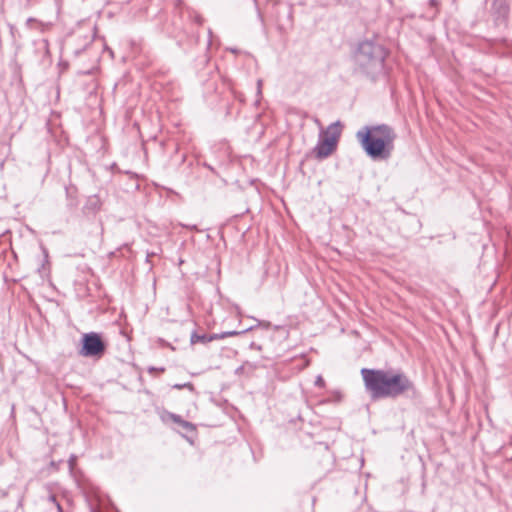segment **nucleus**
I'll use <instances>...</instances> for the list:
<instances>
[{
  "label": "nucleus",
  "mask_w": 512,
  "mask_h": 512,
  "mask_svg": "<svg viewBox=\"0 0 512 512\" xmlns=\"http://www.w3.org/2000/svg\"><path fill=\"white\" fill-rule=\"evenodd\" d=\"M361 375L365 389L373 400L396 399L403 395L416 399L420 396L414 382L403 372L362 368Z\"/></svg>",
  "instance_id": "1"
},
{
  "label": "nucleus",
  "mask_w": 512,
  "mask_h": 512,
  "mask_svg": "<svg viewBox=\"0 0 512 512\" xmlns=\"http://www.w3.org/2000/svg\"><path fill=\"white\" fill-rule=\"evenodd\" d=\"M169 418L187 433H193L196 431V426L193 423L184 420L180 415L169 413Z\"/></svg>",
  "instance_id": "8"
},
{
  "label": "nucleus",
  "mask_w": 512,
  "mask_h": 512,
  "mask_svg": "<svg viewBox=\"0 0 512 512\" xmlns=\"http://www.w3.org/2000/svg\"><path fill=\"white\" fill-rule=\"evenodd\" d=\"M81 51H82L81 49H76V50L74 51V53H75V55H79V54L81 53Z\"/></svg>",
  "instance_id": "17"
},
{
  "label": "nucleus",
  "mask_w": 512,
  "mask_h": 512,
  "mask_svg": "<svg viewBox=\"0 0 512 512\" xmlns=\"http://www.w3.org/2000/svg\"><path fill=\"white\" fill-rule=\"evenodd\" d=\"M356 139L372 160H387L394 151L397 134L390 125H365L356 133Z\"/></svg>",
  "instance_id": "2"
},
{
  "label": "nucleus",
  "mask_w": 512,
  "mask_h": 512,
  "mask_svg": "<svg viewBox=\"0 0 512 512\" xmlns=\"http://www.w3.org/2000/svg\"><path fill=\"white\" fill-rule=\"evenodd\" d=\"M189 228H190L191 230H196V229H197L195 225L190 226Z\"/></svg>",
  "instance_id": "19"
},
{
  "label": "nucleus",
  "mask_w": 512,
  "mask_h": 512,
  "mask_svg": "<svg viewBox=\"0 0 512 512\" xmlns=\"http://www.w3.org/2000/svg\"><path fill=\"white\" fill-rule=\"evenodd\" d=\"M76 462V457L74 455H72L70 458H69V466L70 468H73L74 464Z\"/></svg>",
  "instance_id": "12"
},
{
  "label": "nucleus",
  "mask_w": 512,
  "mask_h": 512,
  "mask_svg": "<svg viewBox=\"0 0 512 512\" xmlns=\"http://www.w3.org/2000/svg\"><path fill=\"white\" fill-rule=\"evenodd\" d=\"M185 159H186V155L184 154V155H182L181 163H183L185 161Z\"/></svg>",
  "instance_id": "18"
},
{
  "label": "nucleus",
  "mask_w": 512,
  "mask_h": 512,
  "mask_svg": "<svg viewBox=\"0 0 512 512\" xmlns=\"http://www.w3.org/2000/svg\"><path fill=\"white\" fill-rule=\"evenodd\" d=\"M387 49L377 38L365 39L358 43L354 54L356 69L362 74L374 78L384 69Z\"/></svg>",
  "instance_id": "3"
},
{
  "label": "nucleus",
  "mask_w": 512,
  "mask_h": 512,
  "mask_svg": "<svg viewBox=\"0 0 512 512\" xmlns=\"http://www.w3.org/2000/svg\"><path fill=\"white\" fill-rule=\"evenodd\" d=\"M91 42H92V38H90V39L88 40V42L86 43V45L90 44Z\"/></svg>",
  "instance_id": "21"
},
{
  "label": "nucleus",
  "mask_w": 512,
  "mask_h": 512,
  "mask_svg": "<svg viewBox=\"0 0 512 512\" xmlns=\"http://www.w3.org/2000/svg\"><path fill=\"white\" fill-rule=\"evenodd\" d=\"M44 252H45V258H47L48 257L47 251L44 250Z\"/></svg>",
  "instance_id": "22"
},
{
  "label": "nucleus",
  "mask_w": 512,
  "mask_h": 512,
  "mask_svg": "<svg viewBox=\"0 0 512 512\" xmlns=\"http://www.w3.org/2000/svg\"><path fill=\"white\" fill-rule=\"evenodd\" d=\"M48 500L53 504L55 505L56 509H57V512H64L63 511V508L62 506L60 505V503L57 501L56 497L54 495H50Z\"/></svg>",
  "instance_id": "10"
},
{
  "label": "nucleus",
  "mask_w": 512,
  "mask_h": 512,
  "mask_svg": "<svg viewBox=\"0 0 512 512\" xmlns=\"http://www.w3.org/2000/svg\"><path fill=\"white\" fill-rule=\"evenodd\" d=\"M236 97L238 98V100L243 101V99H242L241 95L236 96Z\"/></svg>",
  "instance_id": "20"
},
{
  "label": "nucleus",
  "mask_w": 512,
  "mask_h": 512,
  "mask_svg": "<svg viewBox=\"0 0 512 512\" xmlns=\"http://www.w3.org/2000/svg\"><path fill=\"white\" fill-rule=\"evenodd\" d=\"M227 50H229L230 52H232L234 54L239 53V50L237 48H228Z\"/></svg>",
  "instance_id": "16"
},
{
  "label": "nucleus",
  "mask_w": 512,
  "mask_h": 512,
  "mask_svg": "<svg viewBox=\"0 0 512 512\" xmlns=\"http://www.w3.org/2000/svg\"><path fill=\"white\" fill-rule=\"evenodd\" d=\"M250 348H251V349L258 350V351H260V350L262 349V348H261V346H260V345H258V344H256L255 342H252V343L250 344Z\"/></svg>",
  "instance_id": "14"
},
{
  "label": "nucleus",
  "mask_w": 512,
  "mask_h": 512,
  "mask_svg": "<svg viewBox=\"0 0 512 512\" xmlns=\"http://www.w3.org/2000/svg\"><path fill=\"white\" fill-rule=\"evenodd\" d=\"M315 385L320 388H323L325 386V381L321 375L317 376L315 380Z\"/></svg>",
  "instance_id": "11"
},
{
  "label": "nucleus",
  "mask_w": 512,
  "mask_h": 512,
  "mask_svg": "<svg viewBox=\"0 0 512 512\" xmlns=\"http://www.w3.org/2000/svg\"><path fill=\"white\" fill-rule=\"evenodd\" d=\"M251 329H252V327L244 329L242 331L232 330V331H225V332H222V333H212V334H206V333L199 334L195 330V331H193L191 333L190 343L192 345H195L197 343H201V344L205 345V344H207V343H209L211 341H214V340H220V339H225V338H228V337H233V336H237V335H240V334H244V333L248 332Z\"/></svg>",
  "instance_id": "7"
},
{
  "label": "nucleus",
  "mask_w": 512,
  "mask_h": 512,
  "mask_svg": "<svg viewBox=\"0 0 512 512\" xmlns=\"http://www.w3.org/2000/svg\"><path fill=\"white\" fill-rule=\"evenodd\" d=\"M261 86H262V80L257 81V95H261Z\"/></svg>",
  "instance_id": "13"
},
{
  "label": "nucleus",
  "mask_w": 512,
  "mask_h": 512,
  "mask_svg": "<svg viewBox=\"0 0 512 512\" xmlns=\"http://www.w3.org/2000/svg\"><path fill=\"white\" fill-rule=\"evenodd\" d=\"M184 388H188L190 390H194V386L190 382L183 383V384H174L173 385V389H176V390H181V389H184Z\"/></svg>",
  "instance_id": "9"
},
{
  "label": "nucleus",
  "mask_w": 512,
  "mask_h": 512,
  "mask_svg": "<svg viewBox=\"0 0 512 512\" xmlns=\"http://www.w3.org/2000/svg\"><path fill=\"white\" fill-rule=\"evenodd\" d=\"M164 370H165V369H164L163 367H161V368L150 367V368L148 369V372H149V373H152L153 371H160V372H164Z\"/></svg>",
  "instance_id": "15"
},
{
  "label": "nucleus",
  "mask_w": 512,
  "mask_h": 512,
  "mask_svg": "<svg viewBox=\"0 0 512 512\" xmlns=\"http://www.w3.org/2000/svg\"><path fill=\"white\" fill-rule=\"evenodd\" d=\"M491 15L495 27L499 29L508 28L510 7L507 0H494L491 6Z\"/></svg>",
  "instance_id": "6"
},
{
  "label": "nucleus",
  "mask_w": 512,
  "mask_h": 512,
  "mask_svg": "<svg viewBox=\"0 0 512 512\" xmlns=\"http://www.w3.org/2000/svg\"><path fill=\"white\" fill-rule=\"evenodd\" d=\"M107 343L100 333H84L80 340L79 355L87 358L100 359L106 352Z\"/></svg>",
  "instance_id": "4"
},
{
  "label": "nucleus",
  "mask_w": 512,
  "mask_h": 512,
  "mask_svg": "<svg viewBox=\"0 0 512 512\" xmlns=\"http://www.w3.org/2000/svg\"><path fill=\"white\" fill-rule=\"evenodd\" d=\"M509 444L512 445V438L510 439Z\"/></svg>",
  "instance_id": "23"
},
{
  "label": "nucleus",
  "mask_w": 512,
  "mask_h": 512,
  "mask_svg": "<svg viewBox=\"0 0 512 512\" xmlns=\"http://www.w3.org/2000/svg\"><path fill=\"white\" fill-rule=\"evenodd\" d=\"M340 132H324L320 134L317 145L314 148L315 155L318 159H324L332 154L337 147Z\"/></svg>",
  "instance_id": "5"
}]
</instances>
